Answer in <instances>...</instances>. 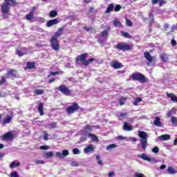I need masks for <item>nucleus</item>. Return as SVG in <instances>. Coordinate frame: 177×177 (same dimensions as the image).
Listing matches in <instances>:
<instances>
[{
	"mask_svg": "<svg viewBox=\"0 0 177 177\" xmlns=\"http://www.w3.org/2000/svg\"><path fill=\"white\" fill-rule=\"evenodd\" d=\"M138 136L141 138L140 140V146L143 150V151H146V149L147 147V133L145 131H140Z\"/></svg>",
	"mask_w": 177,
	"mask_h": 177,
	"instance_id": "nucleus-1",
	"label": "nucleus"
},
{
	"mask_svg": "<svg viewBox=\"0 0 177 177\" xmlns=\"http://www.w3.org/2000/svg\"><path fill=\"white\" fill-rule=\"evenodd\" d=\"M131 78L133 81H139L140 84H145L147 81V78L145 76V75L139 72L133 73L131 75Z\"/></svg>",
	"mask_w": 177,
	"mask_h": 177,
	"instance_id": "nucleus-2",
	"label": "nucleus"
},
{
	"mask_svg": "<svg viewBox=\"0 0 177 177\" xmlns=\"http://www.w3.org/2000/svg\"><path fill=\"white\" fill-rule=\"evenodd\" d=\"M50 42L53 50H55V52H59V50H60V44L59 43L57 37H56L55 36H53L50 40Z\"/></svg>",
	"mask_w": 177,
	"mask_h": 177,
	"instance_id": "nucleus-3",
	"label": "nucleus"
},
{
	"mask_svg": "<svg viewBox=\"0 0 177 177\" xmlns=\"http://www.w3.org/2000/svg\"><path fill=\"white\" fill-rule=\"evenodd\" d=\"M144 57L147 60V66H154L156 64V57L151 56L149 51H145Z\"/></svg>",
	"mask_w": 177,
	"mask_h": 177,
	"instance_id": "nucleus-4",
	"label": "nucleus"
},
{
	"mask_svg": "<svg viewBox=\"0 0 177 177\" xmlns=\"http://www.w3.org/2000/svg\"><path fill=\"white\" fill-rule=\"evenodd\" d=\"M80 109V105H78V103L73 102L72 103V105L68 106L66 109V111L67 114H74L75 112H76Z\"/></svg>",
	"mask_w": 177,
	"mask_h": 177,
	"instance_id": "nucleus-5",
	"label": "nucleus"
},
{
	"mask_svg": "<svg viewBox=\"0 0 177 177\" xmlns=\"http://www.w3.org/2000/svg\"><path fill=\"white\" fill-rule=\"evenodd\" d=\"M57 90L59 91V92L62 93L63 95H65V96H70L71 93H73V91L66 86V84H61L58 88Z\"/></svg>",
	"mask_w": 177,
	"mask_h": 177,
	"instance_id": "nucleus-6",
	"label": "nucleus"
},
{
	"mask_svg": "<svg viewBox=\"0 0 177 177\" xmlns=\"http://www.w3.org/2000/svg\"><path fill=\"white\" fill-rule=\"evenodd\" d=\"M115 48L118 49V50H122L123 52H125V50H130L131 49V45L128 44L125 42H119Z\"/></svg>",
	"mask_w": 177,
	"mask_h": 177,
	"instance_id": "nucleus-7",
	"label": "nucleus"
},
{
	"mask_svg": "<svg viewBox=\"0 0 177 177\" xmlns=\"http://www.w3.org/2000/svg\"><path fill=\"white\" fill-rule=\"evenodd\" d=\"M86 57H88V53H84L78 55L76 57V63H78V62H81L82 64H84V66H88V61L86 60Z\"/></svg>",
	"mask_w": 177,
	"mask_h": 177,
	"instance_id": "nucleus-8",
	"label": "nucleus"
},
{
	"mask_svg": "<svg viewBox=\"0 0 177 177\" xmlns=\"http://www.w3.org/2000/svg\"><path fill=\"white\" fill-rule=\"evenodd\" d=\"M15 138V136L12 131H8L6 133L3 137V140H6V142H10V140H13Z\"/></svg>",
	"mask_w": 177,
	"mask_h": 177,
	"instance_id": "nucleus-9",
	"label": "nucleus"
},
{
	"mask_svg": "<svg viewBox=\"0 0 177 177\" xmlns=\"http://www.w3.org/2000/svg\"><path fill=\"white\" fill-rule=\"evenodd\" d=\"M68 154H70L68 150L65 149L62 151V153L57 152L55 153V157H57L58 158H64V157H66V156H68Z\"/></svg>",
	"mask_w": 177,
	"mask_h": 177,
	"instance_id": "nucleus-10",
	"label": "nucleus"
},
{
	"mask_svg": "<svg viewBox=\"0 0 177 177\" xmlns=\"http://www.w3.org/2000/svg\"><path fill=\"white\" fill-rule=\"evenodd\" d=\"M109 31H110V28H108V30H104L102 32H100V37H101L103 39V41H107L109 39Z\"/></svg>",
	"mask_w": 177,
	"mask_h": 177,
	"instance_id": "nucleus-11",
	"label": "nucleus"
},
{
	"mask_svg": "<svg viewBox=\"0 0 177 177\" xmlns=\"http://www.w3.org/2000/svg\"><path fill=\"white\" fill-rule=\"evenodd\" d=\"M13 118V112H12V115H8L1 122L2 125H6V124H10L12 122V119Z\"/></svg>",
	"mask_w": 177,
	"mask_h": 177,
	"instance_id": "nucleus-12",
	"label": "nucleus"
},
{
	"mask_svg": "<svg viewBox=\"0 0 177 177\" xmlns=\"http://www.w3.org/2000/svg\"><path fill=\"white\" fill-rule=\"evenodd\" d=\"M95 150V147L93 145H88L86 148L84 149V152L85 154H88V153H92Z\"/></svg>",
	"mask_w": 177,
	"mask_h": 177,
	"instance_id": "nucleus-13",
	"label": "nucleus"
},
{
	"mask_svg": "<svg viewBox=\"0 0 177 177\" xmlns=\"http://www.w3.org/2000/svg\"><path fill=\"white\" fill-rule=\"evenodd\" d=\"M111 66L113 68L118 69V68H121V67H122V64H121L120 62H118L117 61H113L111 63Z\"/></svg>",
	"mask_w": 177,
	"mask_h": 177,
	"instance_id": "nucleus-14",
	"label": "nucleus"
},
{
	"mask_svg": "<svg viewBox=\"0 0 177 177\" xmlns=\"http://www.w3.org/2000/svg\"><path fill=\"white\" fill-rule=\"evenodd\" d=\"M59 23V20L57 19H50L46 24V27H52V26H55V24H57Z\"/></svg>",
	"mask_w": 177,
	"mask_h": 177,
	"instance_id": "nucleus-15",
	"label": "nucleus"
},
{
	"mask_svg": "<svg viewBox=\"0 0 177 177\" xmlns=\"http://www.w3.org/2000/svg\"><path fill=\"white\" fill-rule=\"evenodd\" d=\"M8 77H15L16 78L17 75V71L16 69H11L7 72Z\"/></svg>",
	"mask_w": 177,
	"mask_h": 177,
	"instance_id": "nucleus-16",
	"label": "nucleus"
},
{
	"mask_svg": "<svg viewBox=\"0 0 177 177\" xmlns=\"http://www.w3.org/2000/svg\"><path fill=\"white\" fill-rule=\"evenodd\" d=\"M10 9V7L7 6L6 3H3L1 6V11L3 12V13H4L5 15L9 13V10Z\"/></svg>",
	"mask_w": 177,
	"mask_h": 177,
	"instance_id": "nucleus-17",
	"label": "nucleus"
},
{
	"mask_svg": "<svg viewBox=\"0 0 177 177\" xmlns=\"http://www.w3.org/2000/svg\"><path fill=\"white\" fill-rule=\"evenodd\" d=\"M32 9V11L30 12L26 15V20H32V17H34V13H35V7H33Z\"/></svg>",
	"mask_w": 177,
	"mask_h": 177,
	"instance_id": "nucleus-18",
	"label": "nucleus"
},
{
	"mask_svg": "<svg viewBox=\"0 0 177 177\" xmlns=\"http://www.w3.org/2000/svg\"><path fill=\"white\" fill-rule=\"evenodd\" d=\"M153 124L156 127H162V123L160 122V117H155V120H153Z\"/></svg>",
	"mask_w": 177,
	"mask_h": 177,
	"instance_id": "nucleus-19",
	"label": "nucleus"
},
{
	"mask_svg": "<svg viewBox=\"0 0 177 177\" xmlns=\"http://www.w3.org/2000/svg\"><path fill=\"white\" fill-rule=\"evenodd\" d=\"M122 129L123 131H132L133 129L131 126H129V124L127 122H124L122 127Z\"/></svg>",
	"mask_w": 177,
	"mask_h": 177,
	"instance_id": "nucleus-20",
	"label": "nucleus"
},
{
	"mask_svg": "<svg viewBox=\"0 0 177 177\" xmlns=\"http://www.w3.org/2000/svg\"><path fill=\"white\" fill-rule=\"evenodd\" d=\"M17 167H20V162L17 160L12 161L10 165V168H11V169H13V168H17Z\"/></svg>",
	"mask_w": 177,
	"mask_h": 177,
	"instance_id": "nucleus-21",
	"label": "nucleus"
},
{
	"mask_svg": "<svg viewBox=\"0 0 177 177\" xmlns=\"http://www.w3.org/2000/svg\"><path fill=\"white\" fill-rule=\"evenodd\" d=\"M151 3L152 5H157V3H159V6L161 7L165 3V0H152Z\"/></svg>",
	"mask_w": 177,
	"mask_h": 177,
	"instance_id": "nucleus-22",
	"label": "nucleus"
},
{
	"mask_svg": "<svg viewBox=\"0 0 177 177\" xmlns=\"http://www.w3.org/2000/svg\"><path fill=\"white\" fill-rule=\"evenodd\" d=\"M5 4L7 5V6H15L16 5V0H4Z\"/></svg>",
	"mask_w": 177,
	"mask_h": 177,
	"instance_id": "nucleus-23",
	"label": "nucleus"
},
{
	"mask_svg": "<svg viewBox=\"0 0 177 177\" xmlns=\"http://www.w3.org/2000/svg\"><path fill=\"white\" fill-rule=\"evenodd\" d=\"M159 140H169L171 139V136L168 134H164L158 138Z\"/></svg>",
	"mask_w": 177,
	"mask_h": 177,
	"instance_id": "nucleus-24",
	"label": "nucleus"
},
{
	"mask_svg": "<svg viewBox=\"0 0 177 177\" xmlns=\"http://www.w3.org/2000/svg\"><path fill=\"white\" fill-rule=\"evenodd\" d=\"M167 97H170L172 102H175L177 103V97L174 93H167Z\"/></svg>",
	"mask_w": 177,
	"mask_h": 177,
	"instance_id": "nucleus-25",
	"label": "nucleus"
},
{
	"mask_svg": "<svg viewBox=\"0 0 177 177\" xmlns=\"http://www.w3.org/2000/svg\"><path fill=\"white\" fill-rule=\"evenodd\" d=\"M138 158H142V160H144V161H149V159L150 158V156H149L146 153H142V154L138 155Z\"/></svg>",
	"mask_w": 177,
	"mask_h": 177,
	"instance_id": "nucleus-26",
	"label": "nucleus"
},
{
	"mask_svg": "<svg viewBox=\"0 0 177 177\" xmlns=\"http://www.w3.org/2000/svg\"><path fill=\"white\" fill-rule=\"evenodd\" d=\"M88 135L89 138H91V140H93V142H99V138H97V136L91 133H88Z\"/></svg>",
	"mask_w": 177,
	"mask_h": 177,
	"instance_id": "nucleus-27",
	"label": "nucleus"
},
{
	"mask_svg": "<svg viewBox=\"0 0 177 177\" xmlns=\"http://www.w3.org/2000/svg\"><path fill=\"white\" fill-rule=\"evenodd\" d=\"M37 110H38L39 113H40V115H44V104H42V103L39 104Z\"/></svg>",
	"mask_w": 177,
	"mask_h": 177,
	"instance_id": "nucleus-28",
	"label": "nucleus"
},
{
	"mask_svg": "<svg viewBox=\"0 0 177 177\" xmlns=\"http://www.w3.org/2000/svg\"><path fill=\"white\" fill-rule=\"evenodd\" d=\"M167 172L168 174H170L171 175H175V174H177V171L176 169H175L174 167H169L167 169Z\"/></svg>",
	"mask_w": 177,
	"mask_h": 177,
	"instance_id": "nucleus-29",
	"label": "nucleus"
},
{
	"mask_svg": "<svg viewBox=\"0 0 177 177\" xmlns=\"http://www.w3.org/2000/svg\"><path fill=\"white\" fill-rule=\"evenodd\" d=\"M113 26L114 27H122V24H121V21H120V20H118V19H115L113 21Z\"/></svg>",
	"mask_w": 177,
	"mask_h": 177,
	"instance_id": "nucleus-30",
	"label": "nucleus"
},
{
	"mask_svg": "<svg viewBox=\"0 0 177 177\" xmlns=\"http://www.w3.org/2000/svg\"><path fill=\"white\" fill-rule=\"evenodd\" d=\"M44 157L45 158H52V157H53V152L52 151L46 152L44 155Z\"/></svg>",
	"mask_w": 177,
	"mask_h": 177,
	"instance_id": "nucleus-31",
	"label": "nucleus"
},
{
	"mask_svg": "<svg viewBox=\"0 0 177 177\" xmlns=\"http://www.w3.org/2000/svg\"><path fill=\"white\" fill-rule=\"evenodd\" d=\"M47 127H48V129H55V128L57 127V124H56V122H51L48 124Z\"/></svg>",
	"mask_w": 177,
	"mask_h": 177,
	"instance_id": "nucleus-32",
	"label": "nucleus"
},
{
	"mask_svg": "<svg viewBox=\"0 0 177 177\" xmlns=\"http://www.w3.org/2000/svg\"><path fill=\"white\" fill-rule=\"evenodd\" d=\"M26 67L29 69V70H32V68H34L35 67V63L33 62H28L26 64Z\"/></svg>",
	"mask_w": 177,
	"mask_h": 177,
	"instance_id": "nucleus-33",
	"label": "nucleus"
},
{
	"mask_svg": "<svg viewBox=\"0 0 177 177\" xmlns=\"http://www.w3.org/2000/svg\"><path fill=\"white\" fill-rule=\"evenodd\" d=\"M117 147V145L115 144H111L106 146V150H113V149H115Z\"/></svg>",
	"mask_w": 177,
	"mask_h": 177,
	"instance_id": "nucleus-34",
	"label": "nucleus"
},
{
	"mask_svg": "<svg viewBox=\"0 0 177 177\" xmlns=\"http://www.w3.org/2000/svg\"><path fill=\"white\" fill-rule=\"evenodd\" d=\"M113 9H114V5L109 4V7L106 8V10L105 11V13H110V12L113 11Z\"/></svg>",
	"mask_w": 177,
	"mask_h": 177,
	"instance_id": "nucleus-35",
	"label": "nucleus"
},
{
	"mask_svg": "<svg viewBox=\"0 0 177 177\" xmlns=\"http://www.w3.org/2000/svg\"><path fill=\"white\" fill-rule=\"evenodd\" d=\"M171 122L174 127H177V118L175 116L171 117Z\"/></svg>",
	"mask_w": 177,
	"mask_h": 177,
	"instance_id": "nucleus-36",
	"label": "nucleus"
},
{
	"mask_svg": "<svg viewBox=\"0 0 177 177\" xmlns=\"http://www.w3.org/2000/svg\"><path fill=\"white\" fill-rule=\"evenodd\" d=\"M35 95H44V90L42 89H36L34 91Z\"/></svg>",
	"mask_w": 177,
	"mask_h": 177,
	"instance_id": "nucleus-37",
	"label": "nucleus"
},
{
	"mask_svg": "<svg viewBox=\"0 0 177 177\" xmlns=\"http://www.w3.org/2000/svg\"><path fill=\"white\" fill-rule=\"evenodd\" d=\"M142 102L141 97H137L133 102V104L134 106H138V103H140Z\"/></svg>",
	"mask_w": 177,
	"mask_h": 177,
	"instance_id": "nucleus-38",
	"label": "nucleus"
},
{
	"mask_svg": "<svg viewBox=\"0 0 177 177\" xmlns=\"http://www.w3.org/2000/svg\"><path fill=\"white\" fill-rule=\"evenodd\" d=\"M160 59H162L163 62H167V60H169L168 55L165 54L160 55Z\"/></svg>",
	"mask_w": 177,
	"mask_h": 177,
	"instance_id": "nucleus-39",
	"label": "nucleus"
},
{
	"mask_svg": "<svg viewBox=\"0 0 177 177\" xmlns=\"http://www.w3.org/2000/svg\"><path fill=\"white\" fill-rule=\"evenodd\" d=\"M57 16V12L56 10H51L50 12V17H56Z\"/></svg>",
	"mask_w": 177,
	"mask_h": 177,
	"instance_id": "nucleus-40",
	"label": "nucleus"
},
{
	"mask_svg": "<svg viewBox=\"0 0 177 177\" xmlns=\"http://www.w3.org/2000/svg\"><path fill=\"white\" fill-rule=\"evenodd\" d=\"M121 34H122V37H124V38H131L129 33H128L127 32L122 31Z\"/></svg>",
	"mask_w": 177,
	"mask_h": 177,
	"instance_id": "nucleus-41",
	"label": "nucleus"
},
{
	"mask_svg": "<svg viewBox=\"0 0 177 177\" xmlns=\"http://www.w3.org/2000/svg\"><path fill=\"white\" fill-rule=\"evenodd\" d=\"M148 162H151L152 164H154L155 162H158V161L154 157H149Z\"/></svg>",
	"mask_w": 177,
	"mask_h": 177,
	"instance_id": "nucleus-42",
	"label": "nucleus"
},
{
	"mask_svg": "<svg viewBox=\"0 0 177 177\" xmlns=\"http://www.w3.org/2000/svg\"><path fill=\"white\" fill-rule=\"evenodd\" d=\"M132 25H133L132 21H130L129 19L127 18L126 19V26H127L128 27H132Z\"/></svg>",
	"mask_w": 177,
	"mask_h": 177,
	"instance_id": "nucleus-43",
	"label": "nucleus"
},
{
	"mask_svg": "<svg viewBox=\"0 0 177 177\" xmlns=\"http://www.w3.org/2000/svg\"><path fill=\"white\" fill-rule=\"evenodd\" d=\"M96 160H97V161H98V165H103V162L102 161V159L100 158V156L97 155Z\"/></svg>",
	"mask_w": 177,
	"mask_h": 177,
	"instance_id": "nucleus-44",
	"label": "nucleus"
},
{
	"mask_svg": "<svg viewBox=\"0 0 177 177\" xmlns=\"http://www.w3.org/2000/svg\"><path fill=\"white\" fill-rule=\"evenodd\" d=\"M88 138V136L86 134L82 135L80 137V142H85Z\"/></svg>",
	"mask_w": 177,
	"mask_h": 177,
	"instance_id": "nucleus-45",
	"label": "nucleus"
},
{
	"mask_svg": "<svg viewBox=\"0 0 177 177\" xmlns=\"http://www.w3.org/2000/svg\"><path fill=\"white\" fill-rule=\"evenodd\" d=\"M17 55H18L19 57H21V56H24V53L19 49H17Z\"/></svg>",
	"mask_w": 177,
	"mask_h": 177,
	"instance_id": "nucleus-46",
	"label": "nucleus"
},
{
	"mask_svg": "<svg viewBox=\"0 0 177 177\" xmlns=\"http://www.w3.org/2000/svg\"><path fill=\"white\" fill-rule=\"evenodd\" d=\"M50 149V147L48 145H42L40 147V150H49Z\"/></svg>",
	"mask_w": 177,
	"mask_h": 177,
	"instance_id": "nucleus-47",
	"label": "nucleus"
},
{
	"mask_svg": "<svg viewBox=\"0 0 177 177\" xmlns=\"http://www.w3.org/2000/svg\"><path fill=\"white\" fill-rule=\"evenodd\" d=\"M73 154H81V151L78 148H75L73 149Z\"/></svg>",
	"mask_w": 177,
	"mask_h": 177,
	"instance_id": "nucleus-48",
	"label": "nucleus"
},
{
	"mask_svg": "<svg viewBox=\"0 0 177 177\" xmlns=\"http://www.w3.org/2000/svg\"><path fill=\"white\" fill-rule=\"evenodd\" d=\"M84 30H85L87 32H92L93 31V28H88V26H84Z\"/></svg>",
	"mask_w": 177,
	"mask_h": 177,
	"instance_id": "nucleus-49",
	"label": "nucleus"
},
{
	"mask_svg": "<svg viewBox=\"0 0 177 177\" xmlns=\"http://www.w3.org/2000/svg\"><path fill=\"white\" fill-rule=\"evenodd\" d=\"M158 151H160V149L158 148V147H154L152 149V153H155L156 154H157Z\"/></svg>",
	"mask_w": 177,
	"mask_h": 177,
	"instance_id": "nucleus-50",
	"label": "nucleus"
},
{
	"mask_svg": "<svg viewBox=\"0 0 177 177\" xmlns=\"http://www.w3.org/2000/svg\"><path fill=\"white\" fill-rule=\"evenodd\" d=\"M121 6L120 5H117L115 6L114 8V11L115 12H120V10H121Z\"/></svg>",
	"mask_w": 177,
	"mask_h": 177,
	"instance_id": "nucleus-51",
	"label": "nucleus"
},
{
	"mask_svg": "<svg viewBox=\"0 0 177 177\" xmlns=\"http://www.w3.org/2000/svg\"><path fill=\"white\" fill-rule=\"evenodd\" d=\"M134 177H145V175L142 173L136 172L134 174Z\"/></svg>",
	"mask_w": 177,
	"mask_h": 177,
	"instance_id": "nucleus-52",
	"label": "nucleus"
},
{
	"mask_svg": "<svg viewBox=\"0 0 177 177\" xmlns=\"http://www.w3.org/2000/svg\"><path fill=\"white\" fill-rule=\"evenodd\" d=\"M6 82V79L4 77H2L0 80V85H3Z\"/></svg>",
	"mask_w": 177,
	"mask_h": 177,
	"instance_id": "nucleus-53",
	"label": "nucleus"
},
{
	"mask_svg": "<svg viewBox=\"0 0 177 177\" xmlns=\"http://www.w3.org/2000/svg\"><path fill=\"white\" fill-rule=\"evenodd\" d=\"M48 136H49V134L45 131L44 135L43 136V139H44V140H48L49 139Z\"/></svg>",
	"mask_w": 177,
	"mask_h": 177,
	"instance_id": "nucleus-54",
	"label": "nucleus"
},
{
	"mask_svg": "<svg viewBox=\"0 0 177 177\" xmlns=\"http://www.w3.org/2000/svg\"><path fill=\"white\" fill-rule=\"evenodd\" d=\"M84 129L85 131H92V127L87 124L86 126L84 127Z\"/></svg>",
	"mask_w": 177,
	"mask_h": 177,
	"instance_id": "nucleus-55",
	"label": "nucleus"
},
{
	"mask_svg": "<svg viewBox=\"0 0 177 177\" xmlns=\"http://www.w3.org/2000/svg\"><path fill=\"white\" fill-rule=\"evenodd\" d=\"M125 100H126L125 97L122 98V99L120 100V102H119V104H120V106H124V103Z\"/></svg>",
	"mask_w": 177,
	"mask_h": 177,
	"instance_id": "nucleus-56",
	"label": "nucleus"
},
{
	"mask_svg": "<svg viewBox=\"0 0 177 177\" xmlns=\"http://www.w3.org/2000/svg\"><path fill=\"white\" fill-rule=\"evenodd\" d=\"M11 177H20V176L17 174V171H15L12 173H11Z\"/></svg>",
	"mask_w": 177,
	"mask_h": 177,
	"instance_id": "nucleus-57",
	"label": "nucleus"
},
{
	"mask_svg": "<svg viewBox=\"0 0 177 177\" xmlns=\"http://www.w3.org/2000/svg\"><path fill=\"white\" fill-rule=\"evenodd\" d=\"M87 62H88V65H89V63H93V62H96V58H94V57L90 58L87 60Z\"/></svg>",
	"mask_w": 177,
	"mask_h": 177,
	"instance_id": "nucleus-58",
	"label": "nucleus"
},
{
	"mask_svg": "<svg viewBox=\"0 0 177 177\" xmlns=\"http://www.w3.org/2000/svg\"><path fill=\"white\" fill-rule=\"evenodd\" d=\"M153 21H154V17H152V18H151V20H150V21H149V27H152V26H153Z\"/></svg>",
	"mask_w": 177,
	"mask_h": 177,
	"instance_id": "nucleus-59",
	"label": "nucleus"
},
{
	"mask_svg": "<svg viewBox=\"0 0 177 177\" xmlns=\"http://www.w3.org/2000/svg\"><path fill=\"white\" fill-rule=\"evenodd\" d=\"M59 74V72H50V75H48V77H50V75H57Z\"/></svg>",
	"mask_w": 177,
	"mask_h": 177,
	"instance_id": "nucleus-60",
	"label": "nucleus"
},
{
	"mask_svg": "<svg viewBox=\"0 0 177 177\" xmlns=\"http://www.w3.org/2000/svg\"><path fill=\"white\" fill-rule=\"evenodd\" d=\"M71 167H78V162H72L71 163Z\"/></svg>",
	"mask_w": 177,
	"mask_h": 177,
	"instance_id": "nucleus-61",
	"label": "nucleus"
},
{
	"mask_svg": "<svg viewBox=\"0 0 177 177\" xmlns=\"http://www.w3.org/2000/svg\"><path fill=\"white\" fill-rule=\"evenodd\" d=\"M60 35H62V32L58 31L55 32V37L57 38L58 37H60Z\"/></svg>",
	"mask_w": 177,
	"mask_h": 177,
	"instance_id": "nucleus-62",
	"label": "nucleus"
},
{
	"mask_svg": "<svg viewBox=\"0 0 177 177\" xmlns=\"http://www.w3.org/2000/svg\"><path fill=\"white\" fill-rule=\"evenodd\" d=\"M171 45H172V46H175V45H176V40H175V39H171Z\"/></svg>",
	"mask_w": 177,
	"mask_h": 177,
	"instance_id": "nucleus-63",
	"label": "nucleus"
},
{
	"mask_svg": "<svg viewBox=\"0 0 177 177\" xmlns=\"http://www.w3.org/2000/svg\"><path fill=\"white\" fill-rule=\"evenodd\" d=\"M108 176H109V177H113V176H114V171L109 172V173L108 174Z\"/></svg>",
	"mask_w": 177,
	"mask_h": 177,
	"instance_id": "nucleus-64",
	"label": "nucleus"
}]
</instances>
